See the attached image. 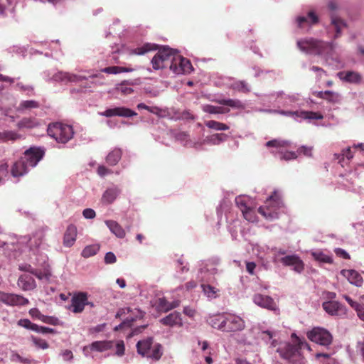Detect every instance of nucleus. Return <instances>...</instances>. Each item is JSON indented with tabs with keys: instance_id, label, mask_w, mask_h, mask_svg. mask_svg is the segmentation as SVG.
I'll use <instances>...</instances> for the list:
<instances>
[{
	"instance_id": "obj_1",
	"label": "nucleus",
	"mask_w": 364,
	"mask_h": 364,
	"mask_svg": "<svg viewBox=\"0 0 364 364\" xmlns=\"http://www.w3.org/2000/svg\"><path fill=\"white\" fill-rule=\"evenodd\" d=\"M269 98H276L277 103L279 107L284 109H259L261 112L279 114L280 115L290 117L298 122L304 120L309 123H313L315 125L318 124L314 123L313 120L322 119L323 116L321 113L313 111H299L297 109L304 105V102L301 96L298 93L286 95L282 91L273 92L265 96Z\"/></svg>"
},
{
	"instance_id": "obj_2",
	"label": "nucleus",
	"mask_w": 364,
	"mask_h": 364,
	"mask_svg": "<svg viewBox=\"0 0 364 364\" xmlns=\"http://www.w3.org/2000/svg\"><path fill=\"white\" fill-rule=\"evenodd\" d=\"M43 234L42 232H36L32 237L23 236L18 240L16 245L12 244V250H20L21 245H26L25 248L32 251L36 255L34 264L37 267L33 268L31 264L23 263L18 265L21 271L29 272L36 276L40 280H49L51 272L48 264V258L46 255L40 252Z\"/></svg>"
},
{
	"instance_id": "obj_3",
	"label": "nucleus",
	"mask_w": 364,
	"mask_h": 364,
	"mask_svg": "<svg viewBox=\"0 0 364 364\" xmlns=\"http://www.w3.org/2000/svg\"><path fill=\"white\" fill-rule=\"evenodd\" d=\"M261 336L262 339L271 347H277V351L281 357L292 364H304L305 358L302 355L301 350L303 349L311 350L305 338L297 336L295 333H291V342H278L277 333L270 330L262 331Z\"/></svg>"
},
{
	"instance_id": "obj_4",
	"label": "nucleus",
	"mask_w": 364,
	"mask_h": 364,
	"mask_svg": "<svg viewBox=\"0 0 364 364\" xmlns=\"http://www.w3.org/2000/svg\"><path fill=\"white\" fill-rule=\"evenodd\" d=\"M151 63L154 70L168 67L176 75L189 74L193 70L188 59L180 55L178 50L173 49L168 46H162L159 49Z\"/></svg>"
},
{
	"instance_id": "obj_5",
	"label": "nucleus",
	"mask_w": 364,
	"mask_h": 364,
	"mask_svg": "<svg viewBox=\"0 0 364 364\" xmlns=\"http://www.w3.org/2000/svg\"><path fill=\"white\" fill-rule=\"evenodd\" d=\"M296 45L306 54L321 56L329 65L338 68L341 65L338 51L339 46L333 41L326 42L314 38H304L297 40Z\"/></svg>"
},
{
	"instance_id": "obj_6",
	"label": "nucleus",
	"mask_w": 364,
	"mask_h": 364,
	"mask_svg": "<svg viewBox=\"0 0 364 364\" xmlns=\"http://www.w3.org/2000/svg\"><path fill=\"white\" fill-rule=\"evenodd\" d=\"M220 259L213 257L198 262L197 278L202 282L200 287L204 295L210 300L219 296L220 290L218 287V277L222 271L218 268Z\"/></svg>"
},
{
	"instance_id": "obj_7",
	"label": "nucleus",
	"mask_w": 364,
	"mask_h": 364,
	"mask_svg": "<svg viewBox=\"0 0 364 364\" xmlns=\"http://www.w3.org/2000/svg\"><path fill=\"white\" fill-rule=\"evenodd\" d=\"M45 154L44 149L31 147L25 151L23 156L16 161L11 168V175L20 177L26 175L31 168L35 167L43 159Z\"/></svg>"
},
{
	"instance_id": "obj_8",
	"label": "nucleus",
	"mask_w": 364,
	"mask_h": 364,
	"mask_svg": "<svg viewBox=\"0 0 364 364\" xmlns=\"http://www.w3.org/2000/svg\"><path fill=\"white\" fill-rule=\"evenodd\" d=\"M283 209L284 203L281 198V194L279 191H274L267 198L264 205L259 208L258 212L265 219L272 221L279 218Z\"/></svg>"
},
{
	"instance_id": "obj_9",
	"label": "nucleus",
	"mask_w": 364,
	"mask_h": 364,
	"mask_svg": "<svg viewBox=\"0 0 364 364\" xmlns=\"http://www.w3.org/2000/svg\"><path fill=\"white\" fill-rule=\"evenodd\" d=\"M48 134L59 144H66L74 136L73 128L71 125L61 122H53L48 124Z\"/></svg>"
},
{
	"instance_id": "obj_10",
	"label": "nucleus",
	"mask_w": 364,
	"mask_h": 364,
	"mask_svg": "<svg viewBox=\"0 0 364 364\" xmlns=\"http://www.w3.org/2000/svg\"><path fill=\"white\" fill-rule=\"evenodd\" d=\"M136 349L137 353L143 357L156 360H159L163 354L161 344L154 343L151 337L139 341Z\"/></svg>"
},
{
	"instance_id": "obj_11",
	"label": "nucleus",
	"mask_w": 364,
	"mask_h": 364,
	"mask_svg": "<svg viewBox=\"0 0 364 364\" xmlns=\"http://www.w3.org/2000/svg\"><path fill=\"white\" fill-rule=\"evenodd\" d=\"M41 76L44 80L48 82H62L67 84L68 82H79L87 77L83 75H76L68 72L53 70H45L41 73Z\"/></svg>"
},
{
	"instance_id": "obj_12",
	"label": "nucleus",
	"mask_w": 364,
	"mask_h": 364,
	"mask_svg": "<svg viewBox=\"0 0 364 364\" xmlns=\"http://www.w3.org/2000/svg\"><path fill=\"white\" fill-rule=\"evenodd\" d=\"M307 337L311 341L325 347H328L333 341L332 334L321 327H315L309 331Z\"/></svg>"
},
{
	"instance_id": "obj_13",
	"label": "nucleus",
	"mask_w": 364,
	"mask_h": 364,
	"mask_svg": "<svg viewBox=\"0 0 364 364\" xmlns=\"http://www.w3.org/2000/svg\"><path fill=\"white\" fill-rule=\"evenodd\" d=\"M354 154H364V144H354L353 148L348 147L342 151L341 154H336L335 157L342 167H344L353 158Z\"/></svg>"
},
{
	"instance_id": "obj_14",
	"label": "nucleus",
	"mask_w": 364,
	"mask_h": 364,
	"mask_svg": "<svg viewBox=\"0 0 364 364\" xmlns=\"http://www.w3.org/2000/svg\"><path fill=\"white\" fill-rule=\"evenodd\" d=\"M224 332L241 331L245 328V322L240 316L225 313Z\"/></svg>"
},
{
	"instance_id": "obj_15",
	"label": "nucleus",
	"mask_w": 364,
	"mask_h": 364,
	"mask_svg": "<svg viewBox=\"0 0 364 364\" xmlns=\"http://www.w3.org/2000/svg\"><path fill=\"white\" fill-rule=\"evenodd\" d=\"M289 142L287 141H281L278 139H273L266 143V146L272 147L277 149L276 152L279 154V158L286 161L294 159L297 155L294 151H284V149L287 147Z\"/></svg>"
},
{
	"instance_id": "obj_16",
	"label": "nucleus",
	"mask_w": 364,
	"mask_h": 364,
	"mask_svg": "<svg viewBox=\"0 0 364 364\" xmlns=\"http://www.w3.org/2000/svg\"><path fill=\"white\" fill-rule=\"evenodd\" d=\"M228 135L223 133L214 134L205 136L203 140H198L193 143V147L196 150H203L205 145L214 146L219 145L220 143L226 141Z\"/></svg>"
},
{
	"instance_id": "obj_17",
	"label": "nucleus",
	"mask_w": 364,
	"mask_h": 364,
	"mask_svg": "<svg viewBox=\"0 0 364 364\" xmlns=\"http://www.w3.org/2000/svg\"><path fill=\"white\" fill-rule=\"evenodd\" d=\"M297 27L309 31L311 28L319 22V18L314 11H309L306 16H298L295 18Z\"/></svg>"
},
{
	"instance_id": "obj_18",
	"label": "nucleus",
	"mask_w": 364,
	"mask_h": 364,
	"mask_svg": "<svg viewBox=\"0 0 364 364\" xmlns=\"http://www.w3.org/2000/svg\"><path fill=\"white\" fill-rule=\"evenodd\" d=\"M87 292L79 291L75 293L71 298V304L69 309L75 314H79L83 311L86 304H87Z\"/></svg>"
},
{
	"instance_id": "obj_19",
	"label": "nucleus",
	"mask_w": 364,
	"mask_h": 364,
	"mask_svg": "<svg viewBox=\"0 0 364 364\" xmlns=\"http://www.w3.org/2000/svg\"><path fill=\"white\" fill-rule=\"evenodd\" d=\"M100 115L106 117H120L130 118L137 115V113L126 107H114L106 109L100 113Z\"/></svg>"
},
{
	"instance_id": "obj_20",
	"label": "nucleus",
	"mask_w": 364,
	"mask_h": 364,
	"mask_svg": "<svg viewBox=\"0 0 364 364\" xmlns=\"http://www.w3.org/2000/svg\"><path fill=\"white\" fill-rule=\"evenodd\" d=\"M0 301L8 306H24L29 303L28 299L21 295L1 291H0Z\"/></svg>"
},
{
	"instance_id": "obj_21",
	"label": "nucleus",
	"mask_w": 364,
	"mask_h": 364,
	"mask_svg": "<svg viewBox=\"0 0 364 364\" xmlns=\"http://www.w3.org/2000/svg\"><path fill=\"white\" fill-rule=\"evenodd\" d=\"M346 27L347 23L343 19L332 13L331 14V23L326 28V31L330 34L331 31L333 30L335 33L331 37L333 39H336L341 36L343 29Z\"/></svg>"
},
{
	"instance_id": "obj_22",
	"label": "nucleus",
	"mask_w": 364,
	"mask_h": 364,
	"mask_svg": "<svg viewBox=\"0 0 364 364\" xmlns=\"http://www.w3.org/2000/svg\"><path fill=\"white\" fill-rule=\"evenodd\" d=\"M252 301L257 306L271 311H277V304L274 299L267 295L255 294L252 296Z\"/></svg>"
},
{
	"instance_id": "obj_23",
	"label": "nucleus",
	"mask_w": 364,
	"mask_h": 364,
	"mask_svg": "<svg viewBox=\"0 0 364 364\" xmlns=\"http://www.w3.org/2000/svg\"><path fill=\"white\" fill-rule=\"evenodd\" d=\"M324 311L331 316H341L346 314L345 306L337 301H327L322 304Z\"/></svg>"
},
{
	"instance_id": "obj_24",
	"label": "nucleus",
	"mask_w": 364,
	"mask_h": 364,
	"mask_svg": "<svg viewBox=\"0 0 364 364\" xmlns=\"http://www.w3.org/2000/svg\"><path fill=\"white\" fill-rule=\"evenodd\" d=\"M114 345V343L112 341H94L90 346L84 347L83 353L85 356H88L89 350L104 352L111 349Z\"/></svg>"
},
{
	"instance_id": "obj_25",
	"label": "nucleus",
	"mask_w": 364,
	"mask_h": 364,
	"mask_svg": "<svg viewBox=\"0 0 364 364\" xmlns=\"http://www.w3.org/2000/svg\"><path fill=\"white\" fill-rule=\"evenodd\" d=\"M120 193L121 189L117 186L112 185L108 187L102 193L101 203L104 205L112 204Z\"/></svg>"
},
{
	"instance_id": "obj_26",
	"label": "nucleus",
	"mask_w": 364,
	"mask_h": 364,
	"mask_svg": "<svg viewBox=\"0 0 364 364\" xmlns=\"http://www.w3.org/2000/svg\"><path fill=\"white\" fill-rule=\"evenodd\" d=\"M0 104L6 109H11L16 104V100L13 94L4 90L3 86H0Z\"/></svg>"
},
{
	"instance_id": "obj_27",
	"label": "nucleus",
	"mask_w": 364,
	"mask_h": 364,
	"mask_svg": "<svg viewBox=\"0 0 364 364\" xmlns=\"http://www.w3.org/2000/svg\"><path fill=\"white\" fill-rule=\"evenodd\" d=\"M337 76L341 80L351 84H359L362 80L361 75L353 70L338 72Z\"/></svg>"
},
{
	"instance_id": "obj_28",
	"label": "nucleus",
	"mask_w": 364,
	"mask_h": 364,
	"mask_svg": "<svg viewBox=\"0 0 364 364\" xmlns=\"http://www.w3.org/2000/svg\"><path fill=\"white\" fill-rule=\"evenodd\" d=\"M160 322L167 326L173 327V326H182V318L180 312L176 311L169 314L164 318H162L160 320Z\"/></svg>"
},
{
	"instance_id": "obj_29",
	"label": "nucleus",
	"mask_w": 364,
	"mask_h": 364,
	"mask_svg": "<svg viewBox=\"0 0 364 364\" xmlns=\"http://www.w3.org/2000/svg\"><path fill=\"white\" fill-rule=\"evenodd\" d=\"M341 274L346 277L348 281L356 287H361L363 282L362 276L354 269H343Z\"/></svg>"
},
{
	"instance_id": "obj_30",
	"label": "nucleus",
	"mask_w": 364,
	"mask_h": 364,
	"mask_svg": "<svg viewBox=\"0 0 364 364\" xmlns=\"http://www.w3.org/2000/svg\"><path fill=\"white\" fill-rule=\"evenodd\" d=\"M17 284L23 291H31L36 287V284L31 275L21 274L18 279Z\"/></svg>"
},
{
	"instance_id": "obj_31",
	"label": "nucleus",
	"mask_w": 364,
	"mask_h": 364,
	"mask_svg": "<svg viewBox=\"0 0 364 364\" xmlns=\"http://www.w3.org/2000/svg\"><path fill=\"white\" fill-rule=\"evenodd\" d=\"M41 103L39 101L34 100H21L18 107L16 111L20 113H26L31 112L33 109H39L41 107Z\"/></svg>"
},
{
	"instance_id": "obj_32",
	"label": "nucleus",
	"mask_w": 364,
	"mask_h": 364,
	"mask_svg": "<svg viewBox=\"0 0 364 364\" xmlns=\"http://www.w3.org/2000/svg\"><path fill=\"white\" fill-rule=\"evenodd\" d=\"M77 237V228L74 225H69L63 237V245L67 247H72Z\"/></svg>"
},
{
	"instance_id": "obj_33",
	"label": "nucleus",
	"mask_w": 364,
	"mask_h": 364,
	"mask_svg": "<svg viewBox=\"0 0 364 364\" xmlns=\"http://www.w3.org/2000/svg\"><path fill=\"white\" fill-rule=\"evenodd\" d=\"M105 224L110 230L118 238H124L126 235L123 228L116 221L112 220H105Z\"/></svg>"
},
{
	"instance_id": "obj_34",
	"label": "nucleus",
	"mask_w": 364,
	"mask_h": 364,
	"mask_svg": "<svg viewBox=\"0 0 364 364\" xmlns=\"http://www.w3.org/2000/svg\"><path fill=\"white\" fill-rule=\"evenodd\" d=\"M218 102L223 106H228L232 109L242 110L245 109V104L238 99L223 98L218 100Z\"/></svg>"
},
{
	"instance_id": "obj_35",
	"label": "nucleus",
	"mask_w": 364,
	"mask_h": 364,
	"mask_svg": "<svg viewBox=\"0 0 364 364\" xmlns=\"http://www.w3.org/2000/svg\"><path fill=\"white\" fill-rule=\"evenodd\" d=\"M225 314L210 316L208 322L214 328L224 332L225 326Z\"/></svg>"
},
{
	"instance_id": "obj_36",
	"label": "nucleus",
	"mask_w": 364,
	"mask_h": 364,
	"mask_svg": "<svg viewBox=\"0 0 364 364\" xmlns=\"http://www.w3.org/2000/svg\"><path fill=\"white\" fill-rule=\"evenodd\" d=\"M139 83V79L124 80L121 84L117 85V89L119 92L124 95H130L134 92V90L131 87V86L136 85Z\"/></svg>"
},
{
	"instance_id": "obj_37",
	"label": "nucleus",
	"mask_w": 364,
	"mask_h": 364,
	"mask_svg": "<svg viewBox=\"0 0 364 364\" xmlns=\"http://www.w3.org/2000/svg\"><path fill=\"white\" fill-rule=\"evenodd\" d=\"M139 67L109 66L102 70V72L107 74L117 75L122 73H129L136 70Z\"/></svg>"
},
{
	"instance_id": "obj_38",
	"label": "nucleus",
	"mask_w": 364,
	"mask_h": 364,
	"mask_svg": "<svg viewBox=\"0 0 364 364\" xmlns=\"http://www.w3.org/2000/svg\"><path fill=\"white\" fill-rule=\"evenodd\" d=\"M122 151L121 149L115 148L108 153L106 156V162L109 166H115L122 158Z\"/></svg>"
},
{
	"instance_id": "obj_39",
	"label": "nucleus",
	"mask_w": 364,
	"mask_h": 364,
	"mask_svg": "<svg viewBox=\"0 0 364 364\" xmlns=\"http://www.w3.org/2000/svg\"><path fill=\"white\" fill-rule=\"evenodd\" d=\"M202 110L204 112L208 113V114H227L230 112V109L225 108L223 107H219V106H214L212 105H202Z\"/></svg>"
},
{
	"instance_id": "obj_40",
	"label": "nucleus",
	"mask_w": 364,
	"mask_h": 364,
	"mask_svg": "<svg viewBox=\"0 0 364 364\" xmlns=\"http://www.w3.org/2000/svg\"><path fill=\"white\" fill-rule=\"evenodd\" d=\"M235 203L241 212H243L252 207L250 198L246 196H239L235 198Z\"/></svg>"
},
{
	"instance_id": "obj_41",
	"label": "nucleus",
	"mask_w": 364,
	"mask_h": 364,
	"mask_svg": "<svg viewBox=\"0 0 364 364\" xmlns=\"http://www.w3.org/2000/svg\"><path fill=\"white\" fill-rule=\"evenodd\" d=\"M228 229L231 235L232 240H237L238 237V232L241 231L240 221L237 219L232 220V222L228 223Z\"/></svg>"
},
{
	"instance_id": "obj_42",
	"label": "nucleus",
	"mask_w": 364,
	"mask_h": 364,
	"mask_svg": "<svg viewBox=\"0 0 364 364\" xmlns=\"http://www.w3.org/2000/svg\"><path fill=\"white\" fill-rule=\"evenodd\" d=\"M20 138V134L16 132L6 130L0 132V143H5L9 141H16Z\"/></svg>"
},
{
	"instance_id": "obj_43",
	"label": "nucleus",
	"mask_w": 364,
	"mask_h": 364,
	"mask_svg": "<svg viewBox=\"0 0 364 364\" xmlns=\"http://www.w3.org/2000/svg\"><path fill=\"white\" fill-rule=\"evenodd\" d=\"M39 125L38 122L35 118H31V117H24L21 120H20L17 126L18 128H26V129H31L36 127Z\"/></svg>"
},
{
	"instance_id": "obj_44",
	"label": "nucleus",
	"mask_w": 364,
	"mask_h": 364,
	"mask_svg": "<svg viewBox=\"0 0 364 364\" xmlns=\"http://www.w3.org/2000/svg\"><path fill=\"white\" fill-rule=\"evenodd\" d=\"M158 48V46L155 44L151 43H145L143 46L140 47H137L132 50V54L135 55H144L145 53H148L151 50H155Z\"/></svg>"
},
{
	"instance_id": "obj_45",
	"label": "nucleus",
	"mask_w": 364,
	"mask_h": 364,
	"mask_svg": "<svg viewBox=\"0 0 364 364\" xmlns=\"http://www.w3.org/2000/svg\"><path fill=\"white\" fill-rule=\"evenodd\" d=\"M231 88L235 91L247 93L250 92V87L245 80L235 81L231 84Z\"/></svg>"
},
{
	"instance_id": "obj_46",
	"label": "nucleus",
	"mask_w": 364,
	"mask_h": 364,
	"mask_svg": "<svg viewBox=\"0 0 364 364\" xmlns=\"http://www.w3.org/2000/svg\"><path fill=\"white\" fill-rule=\"evenodd\" d=\"M205 124L209 129L215 131H225L229 129V127L227 124L215 120L206 121Z\"/></svg>"
},
{
	"instance_id": "obj_47",
	"label": "nucleus",
	"mask_w": 364,
	"mask_h": 364,
	"mask_svg": "<svg viewBox=\"0 0 364 364\" xmlns=\"http://www.w3.org/2000/svg\"><path fill=\"white\" fill-rule=\"evenodd\" d=\"M100 250V245L94 244L86 246L82 251L81 255L85 258H88L95 255Z\"/></svg>"
},
{
	"instance_id": "obj_48",
	"label": "nucleus",
	"mask_w": 364,
	"mask_h": 364,
	"mask_svg": "<svg viewBox=\"0 0 364 364\" xmlns=\"http://www.w3.org/2000/svg\"><path fill=\"white\" fill-rule=\"evenodd\" d=\"M15 89L20 92H24L27 96L34 95V87L31 85H24L21 82L15 85Z\"/></svg>"
},
{
	"instance_id": "obj_49",
	"label": "nucleus",
	"mask_w": 364,
	"mask_h": 364,
	"mask_svg": "<svg viewBox=\"0 0 364 364\" xmlns=\"http://www.w3.org/2000/svg\"><path fill=\"white\" fill-rule=\"evenodd\" d=\"M174 137L184 146H190L193 147V144L195 142L189 140V136L185 132H179L174 134Z\"/></svg>"
},
{
	"instance_id": "obj_50",
	"label": "nucleus",
	"mask_w": 364,
	"mask_h": 364,
	"mask_svg": "<svg viewBox=\"0 0 364 364\" xmlns=\"http://www.w3.org/2000/svg\"><path fill=\"white\" fill-rule=\"evenodd\" d=\"M136 107L138 109H146L148 112H149L152 114H154L156 115H159V116L161 115V113L162 112V109L159 107H156V106L150 107V106L145 105L144 103H139L137 105Z\"/></svg>"
},
{
	"instance_id": "obj_51",
	"label": "nucleus",
	"mask_w": 364,
	"mask_h": 364,
	"mask_svg": "<svg viewBox=\"0 0 364 364\" xmlns=\"http://www.w3.org/2000/svg\"><path fill=\"white\" fill-rule=\"evenodd\" d=\"M319 97L331 102H336L339 98L338 94L329 90L320 92Z\"/></svg>"
},
{
	"instance_id": "obj_52",
	"label": "nucleus",
	"mask_w": 364,
	"mask_h": 364,
	"mask_svg": "<svg viewBox=\"0 0 364 364\" xmlns=\"http://www.w3.org/2000/svg\"><path fill=\"white\" fill-rule=\"evenodd\" d=\"M31 339L33 343L34 344V346L37 348L45 350V349L48 348V347H49V345L46 342V341H45L42 338L36 337L34 336H31Z\"/></svg>"
},
{
	"instance_id": "obj_53",
	"label": "nucleus",
	"mask_w": 364,
	"mask_h": 364,
	"mask_svg": "<svg viewBox=\"0 0 364 364\" xmlns=\"http://www.w3.org/2000/svg\"><path fill=\"white\" fill-rule=\"evenodd\" d=\"M18 325L35 332L37 328V324L32 323L29 319L22 318L18 321Z\"/></svg>"
},
{
	"instance_id": "obj_54",
	"label": "nucleus",
	"mask_w": 364,
	"mask_h": 364,
	"mask_svg": "<svg viewBox=\"0 0 364 364\" xmlns=\"http://www.w3.org/2000/svg\"><path fill=\"white\" fill-rule=\"evenodd\" d=\"M299 257L297 255H287L281 258L280 261L284 266H292Z\"/></svg>"
},
{
	"instance_id": "obj_55",
	"label": "nucleus",
	"mask_w": 364,
	"mask_h": 364,
	"mask_svg": "<svg viewBox=\"0 0 364 364\" xmlns=\"http://www.w3.org/2000/svg\"><path fill=\"white\" fill-rule=\"evenodd\" d=\"M41 321L45 323L53 325V326H59V325L62 324V322L57 317L46 316V315H43V316H41Z\"/></svg>"
},
{
	"instance_id": "obj_56",
	"label": "nucleus",
	"mask_w": 364,
	"mask_h": 364,
	"mask_svg": "<svg viewBox=\"0 0 364 364\" xmlns=\"http://www.w3.org/2000/svg\"><path fill=\"white\" fill-rule=\"evenodd\" d=\"M242 213L245 219L247 220V221L250 223H255L257 221V215L254 210L252 208V207L242 212Z\"/></svg>"
},
{
	"instance_id": "obj_57",
	"label": "nucleus",
	"mask_w": 364,
	"mask_h": 364,
	"mask_svg": "<svg viewBox=\"0 0 364 364\" xmlns=\"http://www.w3.org/2000/svg\"><path fill=\"white\" fill-rule=\"evenodd\" d=\"M313 257L318 261L323 262L324 263H331L332 259L326 255L321 252H316L312 253Z\"/></svg>"
},
{
	"instance_id": "obj_58",
	"label": "nucleus",
	"mask_w": 364,
	"mask_h": 364,
	"mask_svg": "<svg viewBox=\"0 0 364 364\" xmlns=\"http://www.w3.org/2000/svg\"><path fill=\"white\" fill-rule=\"evenodd\" d=\"M171 304L164 297L159 298L158 301V308L163 311L167 312L171 309Z\"/></svg>"
},
{
	"instance_id": "obj_59",
	"label": "nucleus",
	"mask_w": 364,
	"mask_h": 364,
	"mask_svg": "<svg viewBox=\"0 0 364 364\" xmlns=\"http://www.w3.org/2000/svg\"><path fill=\"white\" fill-rule=\"evenodd\" d=\"M270 93H269V95ZM256 96H257L259 98V102L262 104L263 105H267L269 106L274 101L277 102L276 98H269L266 97L265 96L268 95V94L264 95H260L258 93H255Z\"/></svg>"
},
{
	"instance_id": "obj_60",
	"label": "nucleus",
	"mask_w": 364,
	"mask_h": 364,
	"mask_svg": "<svg viewBox=\"0 0 364 364\" xmlns=\"http://www.w3.org/2000/svg\"><path fill=\"white\" fill-rule=\"evenodd\" d=\"M176 268L178 274H183L185 272H187L189 269L187 266V264H184V262L181 258L177 259Z\"/></svg>"
},
{
	"instance_id": "obj_61",
	"label": "nucleus",
	"mask_w": 364,
	"mask_h": 364,
	"mask_svg": "<svg viewBox=\"0 0 364 364\" xmlns=\"http://www.w3.org/2000/svg\"><path fill=\"white\" fill-rule=\"evenodd\" d=\"M316 357L319 358L321 357H323L326 358V361L324 364H341V363L335 359L334 358L330 357L328 353H318L316 354Z\"/></svg>"
},
{
	"instance_id": "obj_62",
	"label": "nucleus",
	"mask_w": 364,
	"mask_h": 364,
	"mask_svg": "<svg viewBox=\"0 0 364 364\" xmlns=\"http://www.w3.org/2000/svg\"><path fill=\"white\" fill-rule=\"evenodd\" d=\"M9 164L5 161H0V178L4 181V178L8 175Z\"/></svg>"
},
{
	"instance_id": "obj_63",
	"label": "nucleus",
	"mask_w": 364,
	"mask_h": 364,
	"mask_svg": "<svg viewBox=\"0 0 364 364\" xmlns=\"http://www.w3.org/2000/svg\"><path fill=\"white\" fill-rule=\"evenodd\" d=\"M97 173L100 177H105L106 176L112 174V171L103 165H100L97 168Z\"/></svg>"
},
{
	"instance_id": "obj_64",
	"label": "nucleus",
	"mask_w": 364,
	"mask_h": 364,
	"mask_svg": "<svg viewBox=\"0 0 364 364\" xmlns=\"http://www.w3.org/2000/svg\"><path fill=\"white\" fill-rule=\"evenodd\" d=\"M356 353L361 357L362 360L364 362V338L357 342Z\"/></svg>"
}]
</instances>
